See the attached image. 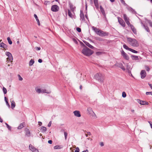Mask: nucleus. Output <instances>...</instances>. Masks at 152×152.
<instances>
[{"label":"nucleus","mask_w":152,"mask_h":152,"mask_svg":"<svg viewBox=\"0 0 152 152\" xmlns=\"http://www.w3.org/2000/svg\"><path fill=\"white\" fill-rule=\"evenodd\" d=\"M127 41L128 43L133 47H137L139 46L138 42L135 39L131 37H128Z\"/></svg>","instance_id":"obj_1"},{"label":"nucleus","mask_w":152,"mask_h":152,"mask_svg":"<svg viewBox=\"0 0 152 152\" xmlns=\"http://www.w3.org/2000/svg\"><path fill=\"white\" fill-rule=\"evenodd\" d=\"M92 29L95 32V33L99 36L101 37H103L107 36L108 35V33L106 32H104V31L99 30V28L94 26H92Z\"/></svg>","instance_id":"obj_2"},{"label":"nucleus","mask_w":152,"mask_h":152,"mask_svg":"<svg viewBox=\"0 0 152 152\" xmlns=\"http://www.w3.org/2000/svg\"><path fill=\"white\" fill-rule=\"evenodd\" d=\"M82 53L86 56H90L93 53V51L86 47L84 48L82 51Z\"/></svg>","instance_id":"obj_3"},{"label":"nucleus","mask_w":152,"mask_h":152,"mask_svg":"<svg viewBox=\"0 0 152 152\" xmlns=\"http://www.w3.org/2000/svg\"><path fill=\"white\" fill-rule=\"evenodd\" d=\"M104 75L101 73H97L94 76L95 79L101 82H103Z\"/></svg>","instance_id":"obj_4"},{"label":"nucleus","mask_w":152,"mask_h":152,"mask_svg":"<svg viewBox=\"0 0 152 152\" xmlns=\"http://www.w3.org/2000/svg\"><path fill=\"white\" fill-rule=\"evenodd\" d=\"M5 54L8 56V58H7V59L9 60L10 62L12 63L13 62V57L11 53L9 52H6L5 53Z\"/></svg>","instance_id":"obj_5"},{"label":"nucleus","mask_w":152,"mask_h":152,"mask_svg":"<svg viewBox=\"0 0 152 152\" xmlns=\"http://www.w3.org/2000/svg\"><path fill=\"white\" fill-rule=\"evenodd\" d=\"M29 149L33 152H39L38 150L31 144H30L29 146Z\"/></svg>","instance_id":"obj_6"},{"label":"nucleus","mask_w":152,"mask_h":152,"mask_svg":"<svg viewBox=\"0 0 152 152\" xmlns=\"http://www.w3.org/2000/svg\"><path fill=\"white\" fill-rule=\"evenodd\" d=\"M118 22L119 24L123 27H125L126 26L125 23L123 19L119 17L118 18Z\"/></svg>","instance_id":"obj_7"},{"label":"nucleus","mask_w":152,"mask_h":152,"mask_svg":"<svg viewBox=\"0 0 152 152\" xmlns=\"http://www.w3.org/2000/svg\"><path fill=\"white\" fill-rule=\"evenodd\" d=\"M59 9L58 7L56 5H53L52 6L51 10L53 12L58 11Z\"/></svg>","instance_id":"obj_8"},{"label":"nucleus","mask_w":152,"mask_h":152,"mask_svg":"<svg viewBox=\"0 0 152 152\" xmlns=\"http://www.w3.org/2000/svg\"><path fill=\"white\" fill-rule=\"evenodd\" d=\"M121 54L124 59L126 60H129V56L123 50H122L121 52Z\"/></svg>","instance_id":"obj_9"},{"label":"nucleus","mask_w":152,"mask_h":152,"mask_svg":"<svg viewBox=\"0 0 152 152\" xmlns=\"http://www.w3.org/2000/svg\"><path fill=\"white\" fill-rule=\"evenodd\" d=\"M140 75L142 79L144 78L146 76V73L145 70H142L141 71Z\"/></svg>","instance_id":"obj_10"},{"label":"nucleus","mask_w":152,"mask_h":152,"mask_svg":"<svg viewBox=\"0 0 152 152\" xmlns=\"http://www.w3.org/2000/svg\"><path fill=\"white\" fill-rule=\"evenodd\" d=\"M87 111L88 113L89 114L92 115L93 116L94 115H95V114L92 110V109L90 107L88 108Z\"/></svg>","instance_id":"obj_11"},{"label":"nucleus","mask_w":152,"mask_h":152,"mask_svg":"<svg viewBox=\"0 0 152 152\" xmlns=\"http://www.w3.org/2000/svg\"><path fill=\"white\" fill-rule=\"evenodd\" d=\"M73 113L74 115L77 117H80L81 115L80 112L78 110H75L74 111Z\"/></svg>","instance_id":"obj_12"},{"label":"nucleus","mask_w":152,"mask_h":152,"mask_svg":"<svg viewBox=\"0 0 152 152\" xmlns=\"http://www.w3.org/2000/svg\"><path fill=\"white\" fill-rule=\"evenodd\" d=\"M80 20L82 21H84L85 20V18L83 13V12L80 10Z\"/></svg>","instance_id":"obj_13"},{"label":"nucleus","mask_w":152,"mask_h":152,"mask_svg":"<svg viewBox=\"0 0 152 152\" xmlns=\"http://www.w3.org/2000/svg\"><path fill=\"white\" fill-rule=\"evenodd\" d=\"M117 66L121 68L123 70L125 71V69L123 64L121 63H119L116 64Z\"/></svg>","instance_id":"obj_14"},{"label":"nucleus","mask_w":152,"mask_h":152,"mask_svg":"<svg viewBox=\"0 0 152 152\" xmlns=\"http://www.w3.org/2000/svg\"><path fill=\"white\" fill-rule=\"evenodd\" d=\"M130 28L133 32L134 34H137V31L136 29L132 25H130Z\"/></svg>","instance_id":"obj_15"},{"label":"nucleus","mask_w":152,"mask_h":152,"mask_svg":"<svg viewBox=\"0 0 152 152\" xmlns=\"http://www.w3.org/2000/svg\"><path fill=\"white\" fill-rule=\"evenodd\" d=\"M100 11H101V12L102 13V15L104 16H105L106 15V14L105 13V11H104L103 8L101 6H100Z\"/></svg>","instance_id":"obj_16"},{"label":"nucleus","mask_w":152,"mask_h":152,"mask_svg":"<svg viewBox=\"0 0 152 152\" xmlns=\"http://www.w3.org/2000/svg\"><path fill=\"white\" fill-rule=\"evenodd\" d=\"M131 57L133 60L137 61L139 60L138 56H137L132 55Z\"/></svg>","instance_id":"obj_17"},{"label":"nucleus","mask_w":152,"mask_h":152,"mask_svg":"<svg viewBox=\"0 0 152 152\" xmlns=\"http://www.w3.org/2000/svg\"><path fill=\"white\" fill-rule=\"evenodd\" d=\"M47 130L46 128L44 126H42L40 129L41 131L43 133L45 132Z\"/></svg>","instance_id":"obj_18"},{"label":"nucleus","mask_w":152,"mask_h":152,"mask_svg":"<svg viewBox=\"0 0 152 152\" xmlns=\"http://www.w3.org/2000/svg\"><path fill=\"white\" fill-rule=\"evenodd\" d=\"M85 44L88 47H89L91 49H93L94 48V47L91 45L90 44H89L88 42H84Z\"/></svg>","instance_id":"obj_19"},{"label":"nucleus","mask_w":152,"mask_h":152,"mask_svg":"<svg viewBox=\"0 0 152 152\" xmlns=\"http://www.w3.org/2000/svg\"><path fill=\"white\" fill-rule=\"evenodd\" d=\"M94 2L95 7L98 8H99L98 0H94Z\"/></svg>","instance_id":"obj_20"},{"label":"nucleus","mask_w":152,"mask_h":152,"mask_svg":"<svg viewBox=\"0 0 152 152\" xmlns=\"http://www.w3.org/2000/svg\"><path fill=\"white\" fill-rule=\"evenodd\" d=\"M63 148L61 145H57L54 147V148L55 149H60Z\"/></svg>","instance_id":"obj_21"},{"label":"nucleus","mask_w":152,"mask_h":152,"mask_svg":"<svg viewBox=\"0 0 152 152\" xmlns=\"http://www.w3.org/2000/svg\"><path fill=\"white\" fill-rule=\"evenodd\" d=\"M138 102L141 105H145V101H142L140 99H138Z\"/></svg>","instance_id":"obj_22"},{"label":"nucleus","mask_w":152,"mask_h":152,"mask_svg":"<svg viewBox=\"0 0 152 152\" xmlns=\"http://www.w3.org/2000/svg\"><path fill=\"white\" fill-rule=\"evenodd\" d=\"M51 91H47L46 89H42L41 93H46L47 94H49L50 93Z\"/></svg>","instance_id":"obj_23"},{"label":"nucleus","mask_w":152,"mask_h":152,"mask_svg":"<svg viewBox=\"0 0 152 152\" xmlns=\"http://www.w3.org/2000/svg\"><path fill=\"white\" fill-rule=\"evenodd\" d=\"M123 17L125 21L129 20V18L127 17L126 15L125 14H124L123 15Z\"/></svg>","instance_id":"obj_24"},{"label":"nucleus","mask_w":152,"mask_h":152,"mask_svg":"<svg viewBox=\"0 0 152 152\" xmlns=\"http://www.w3.org/2000/svg\"><path fill=\"white\" fill-rule=\"evenodd\" d=\"M15 103L14 101H12L11 104V107L12 109H13L15 107Z\"/></svg>","instance_id":"obj_25"},{"label":"nucleus","mask_w":152,"mask_h":152,"mask_svg":"<svg viewBox=\"0 0 152 152\" xmlns=\"http://www.w3.org/2000/svg\"><path fill=\"white\" fill-rule=\"evenodd\" d=\"M0 47L5 48L6 47V45L4 43L2 42L0 43Z\"/></svg>","instance_id":"obj_26"},{"label":"nucleus","mask_w":152,"mask_h":152,"mask_svg":"<svg viewBox=\"0 0 152 152\" xmlns=\"http://www.w3.org/2000/svg\"><path fill=\"white\" fill-rule=\"evenodd\" d=\"M34 61L33 60L31 59V60H30L29 63V66H31L34 63Z\"/></svg>","instance_id":"obj_27"},{"label":"nucleus","mask_w":152,"mask_h":152,"mask_svg":"<svg viewBox=\"0 0 152 152\" xmlns=\"http://www.w3.org/2000/svg\"><path fill=\"white\" fill-rule=\"evenodd\" d=\"M143 26L144 27V28L145 29V30L148 32H150V30L149 29V28L147 26H145V25H143Z\"/></svg>","instance_id":"obj_28"},{"label":"nucleus","mask_w":152,"mask_h":152,"mask_svg":"<svg viewBox=\"0 0 152 152\" xmlns=\"http://www.w3.org/2000/svg\"><path fill=\"white\" fill-rule=\"evenodd\" d=\"M26 134L27 136H30V132H29V130L28 129H26Z\"/></svg>","instance_id":"obj_29"},{"label":"nucleus","mask_w":152,"mask_h":152,"mask_svg":"<svg viewBox=\"0 0 152 152\" xmlns=\"http://www.w3.org/2000/svg\"><path fill=\"white\" fill-rule=\"evenodd\" d=\"M123 48L125 49L126 50H130L131 48H129L127 46H126L125 44H124L123 45Z\"/></svg>","instance_id":"obj_30"},{"label":"nucleus","mask_w":152,"mask_h":152,"mask_svg":"<svg viewBox=\"0 0 152 152\" xmlns=\"http://www.w3.org/2000/svg\"><path fill=\"white\" fill-rule=\"evenodd\" d=\"M36 91L38 93H41L42 90L40 88H36L35 89Z\"/></svg>","instance_id":"obj_31"},{"label":"nucleus","mask_w":152,"mask_h":152,"mask_svg":"<svg viewBox=\"0 0 152 152\" xmlns=\"http://www.w3.org/2000/svg\"><path fill=\"white\" fill-rule=\"evenodd\" d=\"M68 14L69 16L71 18H72L73 17V15L72 14L70 11L69 10H68Z\"/></svg>","instance_id":"obj_32"},{"label":"nucleus","mask_w":152,"mask_h":152,"mask_svg":"<svg viewBox=\"0 0 152 152\" xmlns=\"http://www.w3.org/2000/svg\"><path fill=\"white\" fill-rule=\"evenodd\" d=\"M7 40H8V41L9 42V43L10 44V45H11L12 44V41H11L10 38L9 37H8L7 38Z\"/></svg>","instance_id":"obj_33"},{"label":"nucleus","mask_w":152,"mask_h":152,"mask_svg":"<svg viewBox=\"0 0 152 152\" xmlns=\"http://www.w3.org/2000/svg\"><path fill=\"white\" fill-rule=\"evenodd\" d=\"M129 51H131L132 52L134 53H138V52L137 51L135 50H133V49H132L131 48H130Z\"/></svg>","instance_id":"obj_34"},{"label":"nucleus","mask_w":152,"mask_h":152,"mask_svg":"<svg viewBox=\"0 0 152 152\" xmlns=\"http://www.w3.org/2000/svg\"><path fill=\"white\" fill-rule=\"evenodd\" d=\"M24 127L23 125L22 124H20V125L18 127V129H21Z\"/></svg>","instance_id":"obj_35"},{"label":"nucleus","mask_w":152,"mask_h":152,"mask_svg":"<svg viewBox=\"0 0 152 152\" xmlns=\"http://www.w3.org/2000/svg\"><path fill=\"white\" fill-rule=\"evenodd\" d=\"M74 148H75L76 149V150L75 151V152H79L80 149L78 147H75V146L74 145Z\"/></svg>","instance_id":"obj_36"},{"label":"nucleus","mask_w":152,"mask_h":152,"mask_svg":"<svg viewBox=\"0 0 152 152\" xmlns=\"http://www.w3.org/2000/svg\"><path fill=\"white\" fill-rule=\"evenodd\" d=\"M3 91L4 93V94H6V93L7 92V90L4 87H3Z\"/></svg>","instance_id":"obj_37"},{"label":"nucleus","mask_w":152,"mask_h":152,"mask_svg":"<svg viewBox=\"0 0 152 152\" xmlns=\"http://www.w3.org/2000/svg\"><path fill=\"white\" fill-rule=\"evenodd\" d=\"M122 96L124 98H125L126 96V94L125 92H123L122 94Z\"/></svg>","instance_id":"obj_38"},{"label":"nucleus","mask_w":152,"mask_h":152,"mask_svg":"<svg viewBox=\"0 0 152 152\" xmlns=\"http://www.w3.org/2000/svg\"><path fill=\"white\" fill-rule=\"evenodd\" d=\"M64 136H65V139L66 140V139L67 136V133L66 132H64Z\"/></svg>","instance_id":"obj_39"},{"label":"nucleus","mask_w":152,"mask_h":152,"mask_svg":"<svg viewBox=\"0 0 152 152\" xmlns=\"http://www.w3.org/2000/svg\"><path fill=\"white\" fill-rule=\"evenodd\" d=\"M126 23L130 27V25H131L132 24H130V22L129 21V20H127V21H125Z\"/></svg>","instance_id":"obj_40"},{"label":"nucleus","mask_w":152,"mask_h":152,"mask_svg":"<svg viewBox=\"0 0 152 152\" xmlns=\"http://www.w3.org/2000/svg\"><path fill=\"white\" fill-rule=\"evenodd\" d=\"M34 18H35L36 19L37 21L39 20L36 14H34Z\"/></svg>","instance_id":"obj_41"},{"label":"nucleus","mask_w":152,"mask_h":152,"mask_svg":"<svg viewBox=\"0 0 152 152\" xmlns=\"http://www.w3.org/2000/svg\"><path fill=\"white\" fill-rule=\"evenodd\" d=\"M77 31L79 32H81V29L80 28L77 27L76 28Z\"/></svg>","instance_id":"obj_42"},{"label":"nucleus","mask_w":152,"mask_h":152,"mask_svg":"<svg viewBox=\"0 0 152 152\" xmlns=\"http://www.w3.org/2000/svg\"><path fill=\"white\" fill-rule=\"evenodd\" d=\"M145 69L146 70L148 71H149L150 70L149 67L148 66H145Z\"/></svg>","instance_id":"obj_43"},{"label":"nucleus","mask_w":152,"mask_h":152,"mask_svg":"<svg viewBox=\"0 0 152 152\" xmlns=\"http://www.w3.org/2000/svg\"><path fill=\"white\" fill-rule=\"evenodd\" d=\"M18 76L19 77V79L21 81L23 80V78H22V77H21V76L19 75H18Z\"/></svg>","instance_id":"obj_44"},{"label":"nucleus","mask_w":152,"mask_h":152,"mask_svg":"<svg viewBox=\"0 0 152 152\" xmlns=\"http://www.w3.org/2000/svg\"><path fill=\"white\" fill-rule=\"evenodd\" d=\"M7 127L9 130H11V127L9 125H7Z\"/></svg>","instance_id":"obj_45"},{"label":"nucleus","mask_w":152,"mask_h":152,"mask_svg":"<svg viewBox=\"0 0 152 152\" xmlns=\"http://www.w3.org/2000/svg\"><path fill=\"white\" fill-rule=\"evenodd\" d=\"M121 2L123 3L124 4L126 5V3L124 1V0H120Z\"/></svg>","instance_id":"obj_46"},{"label":"nucleus","mask_w":152,"mask_h":152,"mask_svg":"<svg viewBox=\"0 0 152 152\" xmlns=\"http://www.w3.org/2000/svg\"><path fill=\"white\" fill-rule=\"evenodd\" d=\"M51 123H51V121H50L49 122V124H48V127H50V126H51Z\"/></svg>","instance_id":"obj_47"},{"label":"nucleus","mask_w":152,"mask_h":152,"mask_svg":"<svg viewBox=\"0 0 152 152\" xmlns=\"http://www.w3.org/2000/svg\"><path fill=\"white\" fill-rule=\"evenodd\" d=\"M101 52H97L96 53V54L97 55H99L101 54Z\"/></svg>","instance_id":"obj_48"},{"label":"nucleus","mask_w":152,"mask_h":152,"mask_svg":"<svg viewBox=\"0 0 152 152\" xmlns=\"http://www.w3.org/2000/svg\"><path fill=\"white\" fill-rule=\"evenodd\" d=\"M38 61L40 63H41L42 62V60L41 59H39Z\"/></svg>","instance_id":"obj_49"},{"label":"nucleus","mask_w":152,"mask_h":152,"mask_svg":"<svg viewBox=\"0 0 152 152\" xmlns=\"http://www.w3.org/2000/svg\"><path fill=\"white\" fill-rule=\"evenodd\" d=\"M48 142L50 144H51L52 143V141L51 140H49L48 141Z\"/></svg>","instance_id":"obj_50"},{"label":"nucleus","mask_w":152,"mask_h":152,"mask_svg":"<svg viewBox=\"0 0 152 152\" xmlns=\"http://www.w3.org/2000/svg\"><path fill=\"white\" fill-rule=\"evenodd\" d=\"M36 50H40L41 48L40 47H36Z\"/></svg>","instance_id":"obj_51"},{"label":"nucleus","mask_w":152,"mask_h":152,"mask_svg":"<svg viewBox=\"0 0 152 152\" xmlns=\"http://www.w3.org/2000/svg\"><path fill=\"white\" fill-rule=\"evenodd\" d=\"M100 145L101 146H104V143H103V142H101L100 143Z\"/></svg>","instance_id":"obj_52"},{"label":"nucleus","mask_w":152,"mask_h":152,"mask_svg":"<svg viewBox=\"0 0 152 152\" xmlns=\"http://www.w3.org/2000/svg\"><path fill=\"white\" fill-rule=\"evenodd\" d=\"M151 93H152V92H146V94H147V95H148L150 94H151Z\"/></svg>","instance_id":"obj_53"},{"label":"nucleus","mask_w":152,"mask_h":152,"mask_svg":"<svg viewBox=\"0 0 152 152\" xmlns=\"http://www.w3.org/2000/svg\"><path fill=\"white\" fill-rule=\"evenodd\" d=\"M39 123V126H41L42 125V123L40 121L38 122Z\"/></svg>","instance_id":"obj_54"},{"label":"nucleus","mask_w":152,"mask_h":152,"mask_svg":"<svg viewBox=\"0 0 152 152\" xmlns=\"http://www.w3.org/2000/svg\"><path fill=\"white\" fill-rule=\"evenodd\" d=\"M149 24L150 26L152 27V22H149Z\"/></svg>","instance_id":"obj_55"},{"label":"nucleus","mask_w":152,"mask_h":152,"mask_svg":"<svg viewBox=\"0 0 152 152\" xmlns=\"http://www.w3.org/2000/svg\"><path fill=\"white\" fill-rule=\"evenodd\" d=\"M37 23H38V25L39 26L40 25V23L39 20H38V21H37Z\"/></svg>","instance_id":"obj_56"},{"label":"nucleus","mask_w":152,"mask_h":152,"mask_svg":"<svg viewBox=\"0 0 152 152\" xmlns=\"http://www.w3.org/2000/svg\"><path fill=\"white\" fill-rule=\"evenodd\" d=\"M70 150L72 152H74V150H75L74 149H72V148H70Z\"/></svg>","instance_id":"obj_57"},{"label":"nucleus","mask_w":152,"mask_h":152,"mask_svg":"<svg viewBox=\"0 0 152 152\" xmlns=\"http://www.w3.org/2000/svg\"><path fill=\"white\" fill-rule=\"evenodd\" d=\"M87 134H88L89 135H91V133L90 132H87Z\"/></svg>","instance_id":"obj_58"},{"label":"nucleus","mask_w":152,"mask_h":152,"mask_svg":"<svg viewBox=\"0 0 152 152\" xmlns=\"http://www.w3.org/2000/svg\"><path fill=\"white\" fill-rule=\"evenodd\" d=\"M88 150H86V151H83L82 152H88Z\"/></svg>","instance_id":"obj_59"},{"label":"nucleus","mask_w":152,"mask_h":152,"mask_svg":"<svg viewBox=\"0 0 152 152\" xmlns=\"http://www.w3.org/2000/svg\"><path fill=\"white\" fill-rule=\"evenodd\" d=\"M148 105V102L145 101V105Z\"/></svg>","instance_id":"obj_60"},{"label":"nucleus","mask_w":152,"mask_h":152,"mask_svg":"<svg viewBox=\"0 0 152 152\" xmlns=\"http://www.w3.org/2000/svg\"><path fill=\"white\" fill-rule=\"evenodd\" d=\"M149 85L151 87V88L152 89V85L151 84H149Z\"/></svg>","instance_id":"obj_61"},{"label":"nucleus","mask_w":152,"mask_h":152,"mask_svg":"<svg viewBox=\"0 0 152 152\" xmlns=\"http://www.w3.org/2000/svg\"><path fill=\"white\" fill-rule=\"evenodd\" d=\"M111 2H114L115 0H110Z\"/></svg>","instance_id":"obj_62"},{"label":"nucleus","mask_w":152,"mask_h":152,"mask_svg":"<svg viewBox=\"0 0 152 152\" xmlns=\"http://www.w3.org/2000/svg\"><path fill=\"white\" fill-rule=\"evenodd\" d=\"M80 89H82V86L81 85H80Z\"/></svg>","instance_id":"obj_63"},{"label":"nucleus","mask_w":152,"mask_h":152,"mask_svg":"<svg viewBox=\"0 0 152 152\" xmlns=\"http://www.w3.org/2000/svg\"><path fill=\"white\" fill-rule=\"evenodd\" d=\"M149 122V123L151 125V128H152V124H151V123L150 122Z\"/></svg>","instance_id":"obj_64"}]
</instances>
